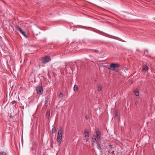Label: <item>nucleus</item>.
<instances>
[{
  "instance_id": "nucleus-22",
  "label": "nucleus",
  "mask_w": 155,
  "mask_h": 155,
  "mask_svg": "<svg viewBox=\"0 0 155 155\" xmlns=\"http://www.w3.org/2000/svg\"><path fill=\"white\" fill-rule=\"evenodd\" d=\"M16 102L15 101H12V104H14V103H16Z\"/></svg>"
},
{
  "instance_id": "nucleus-7",
  "label": "nucleus",
  "mask_w": 155,
  "mask_h": 155,
  "mask_svg": "<svg viewBox=\"0 0 155 155\" xmlns=\"http://www.w3.org/2000/svg\"><path fill=\"white\" fill-rule=\"evenodd\" d=\"M103 145L101 142L100 141L97 142V148L99 150L101 151V147L103 146Z\"/></svg>"
},
{
  "instance_id": "nucleus-18",
  "label": "nucleus",
  "mask_w": 155,
  "mask_h": 155,
  "mask_svg": "<svg viewBox=\"0 0 155 155\" xmlns=\"http://www.w3.org/2000/svg\"><path fill=\"white\" fill-rule=\"evenodd\" d=\"M0 155H7L6 153L4 151L0 152Z\"/></svg>"
},
{
  "instance_id": "nucleus-13",
  "label": "nucleus",
  "mask_w": 155,
  "mask_h": 155,
  "mask_svg": "<svg viewBox=\"0 0 155 155\" xmlns=\"http://www.w3.org/2000/svg\"><path fill=\"white\" fill-rule=\"evenodd\" d=\"M92 143L93 144L95 143L96 141L97 142H98L97 141H96V138H92Z\"/></svg>"
},
{
  "instance_id": "nucleus-4",
  "label": "nucleus",
  "mask_w": 155,
  "mask_h": 155,
  "mask_svg": "<svg viewBox=\"0 0 155 155\" xmlns=\"http://www.w3.org/2000/svg\"><path fill=\"white\" fill-rule=\"evenodd\" d=\"M37 93L40 95L43 92V89L42 87L40 86H38L36 88Z\"/></svg>"
},
{
  "instance_id": "nucleus-3",
  "label": "nucleus",
  "mask_w": 155,
  "mask_h": 155,
  "mask_svg": "<svg viewBox=\"0 0 155 155\" xmlns=\"http://www.w3.org/2000/svg\"><path fill=\"white\" fill-rule=\"evenodd\" d=\"M42 62L43 63L46 64L51 60V58L49 56H45L42 58Z\"/></svg>"
},
{
  "instance_id": "nucleus-9",
  "label": "nucleus",
  "mask_w": 155,
  "mask_h": 155,
  "mask_svg": "<svg viewBox=\"0 0 155 155\" xmlns=\"http://www.w3.org/2000/svg\"><path fill=\"white\" fill-rule=\"evenodd\" d=\"M96 138L97 140L100 139L101 137V132L98 130L96 131Z\"/></svg>"
},
{
  "instance_id": "nucleus-24",
  "label": "nucleus",
  "mask_w": 155,
  "mask_h": 155,
  "mask_svg": "<svg viewBox=\"0 0 155 155\" xmlns=\"http://www.w3.org/2000/svg\"><path fill=\"white\" fill-rule=\"evenodd\" d=\"M138 102L137 101H136L135 102V104L137 105V104Z\"/></svg>"
},
{
  "instance_id": "nucleus-5",
  "label": "nucleus",
  "mask_w": 155,
  "mask_h": 155,
  "mask_svg": "<svg viewBox=\"0 0 155 155\" xmlns=\"http://www.w3.org/2000/svg\"><path fill=\"white\" fill-rule=\"evenodd\" d=\"M85 137H86L85 140L86 141H87L89 139V132L88 131L85 130H84Z\"/></svg>"
},
{
  "instance_id": "nucleus-10",
  "label": "nucleus",
  "mask_w": 155,
  "mask_h": 155,
  "mask_svg": "<svg viewBox=\"0 0 155 155\" xmlns=\"http://www.w3.org/2000/svg\"><path fill=\"white\" fill-rule=\"evenodd\" d=\"M148 70V67L147 65H143V66L142 70L143 71H147Z\"/></svg>"
},
{
  "instance_id": "nucleus-6",
  "label": "nucleus",
  "mask_w": 155,
  "mask_h": 155,
  "mask_svg": "<svg viewBox=\"0 0 155 155\" xmlns=\"http://www.w3.org/2000/svg\"><path fill=\"white\" fill-rule=\"evenodd\" d=\"M109 147L108 148V152L111 153H113L114 152V150L112 147V145L110 144H109Z\"/></svg>"
},
{
  "instance_id": "nucleus-17",
  "label": "nucleus",
  "mask_w": 155,
  "mask_h": 155,
  "mask_svg": "<svg viewBox=\"0 0 155 155\" xmlns=\"http://www.w3.org/2000/svg\"><path fill=\"white\" fill-rule=\"evenodd\" d=\"M57 131V130H56V128L54 127H53L52 129V133L53 134V133H55Z\"/></svg>"
},
{
  "instance_id": "nucleus-8",
  "label": "nucleus",
  "mask_w": 155,
  "mask_h": 155,
  "mask_svg": "<svg viewBox=\"0 0 155 155\" xmlns=\"http://www.w3.org/2000/svg\"><path fill=\"white\" fill-rule=\"evenodd\" d=\"M119 66V65L117 64L112 63L110 65V68H118Z\"/></svg>"
},
{
  "instance_id": "nucleus-23",
  "label": "nucleus",
  "mask_w": 155,
  "mask_h": 155,
  "mask_svg": "<svg viewBox=\"0 0 155 155\" xmlns=\"http://www.w3.org/2000/svg\"><path fill=\"white\" fill-rule=\"evenodd\" d=\"M13 117V116H12V115H10V118H12Z\"/></svg>"
},
{
  "instance_id": "nucleus-12",
  "label": "nucleus",
  "mask_w": 155,
  "mask_h": 155,
  "mask_svg": "<svg viewBox=\"0 0 155 155\" xmlns=\"http://www.w3.org/2000/svg\"><path fill=\"white\" fill-rule=\"evenodd\" d=\"M102 86L101 85H99L98 87V91H100L102 90Z\"/></svg>"
},
{
  "instance_id": "nucleus-16",
  "label": "nucleus",
  "mask_w": 155,
  "mask_h": 155,
  "mask_svg": "<svg viewBox=\"0 0 155 155\" xmlns=\"http://www.w3.org/2000/svg\"><path fill=\"white\" fill-rule=\"evenodd\" d=\"M49 99V98L48 97H45L46 100L45 101V104H48V100Z\"/></svg>"
},
{
  "instance_id": "nucleus-20",
  "label": "nucleus",
  "mask_w": 155,
  "mask_h": 155,
  "mask_svg": "<svg viewBox=\"0 0 155 155\" xmlns=\"http://www.w3.org/2000/svg\"><path fill=\"white\" fill-rule=\"evenodd\" d=\"M63 96V94L62 92H61L60 94L59 97V98L62 97Z\"/></svg>"
},
{
  "instance_id": "nucleus-21",
  "label": "nucleus",
  "mask_w": 155,
  "mask_h": 155,
  "mask_svg": "<svg viewBox=\"0 0 155 155\" xmlns=\"http://www.w3.org/2000/svg\"><path fill=\"white\" fill-rule=\"evenodd\" d=\"M85 118L86 119H88L89 118V117L88 116H85Z\"/></svg>"
},
{
  "instance_id": "nucleus-15",
  "label": "nucleus",
  "mask_w": 155,
  "mask_h": 155,
  "mask_svg": "<svg viewBox=\"0 0 155 155\" xmlns=\"http://www.w3.org/2000/svg\"><path fill=\"white\" fill-rule=\"evenodd\" d=\"M78 89V86L76 85H75L74 87V91H77Z\"/></svg>"
},
{
  "instance_id": "nucleus-2",
  "label": "nucleus",
  "mask_w": 155,
  "mask_h": 155,
  "mask_svg": "<svg viewBox=\"0 0 155 155\" xmlns=\"http://www.w3.org/2000/svg\"><path fill=\"white\" fill-rule=\"evenodd\" d=\"M17 29L20 32L21 34L26 38H28V35L26 34V33L19 26L17 27Z\"/></svg>"
},
{
  "instance_id": "nucleus-25",
  "label": "nucleus",
  "mask_w": 155,
  "mask_h": 155,
  "mask_svg": "<svg viewBox=\"0 0 155 155\" xmlns=\"http://www.w3.org/2000/svg\"><path fill=\"white\" fill-rule=\"evenodd\" d=\"M146 51H147V52H148V51L147 50H146Z\"/></svg>"
},
{
  "instance_id": "nucleus-19",
  "label": "nucleus",
  "mask_w": 155,
  "mask_h": 155,
  "mask_svg": "<svg viewBox=\"0 0 155 155\" xmlns=\"http://www.w3.org/2000/svg\"><path fill=\"white\" fill-rule=\"evenodd\" d=\"M115 116L116 117H117L118 116V112L117 111H115Z\"/></svg>"
},
{
  "instance_id": "nucleus-1",
  "label": "nucleus",
  "mask_w": 155,
  "mask_h": 155,
  "mask_svg": "<svg viewBox=\"0 0 155 155\" xmlns=\"http://www.w3.org/2000/svg\"><path fill=\"white\" fill-rule=\"evenodd\" d=\"M63 133V130L61 127H60L58 131V135L57 137V141L59 143L60 145L61 143L62 139V136Z\"/></svg>"
},
{
  "instance_id": "nucleus-26",
  "label": "nucleus",
  "mask_w": 155,
  "mask_h": 155,
  "mask_svg": "<svg viewBox=\"0 0 155 155\" xmlns=\"http://www.w3.org/2000/svg\"><path fill=\"white\" fill-rule=\"evenodd\" d=\"M41 66V65L40 64H39V66Z\"/></svg>"
},
{
  "instance_id": "nucleus-11",
  "label": "nucleus",
  "mask_w": 155,
  "mask_h": 155,
  "mask_svg": "<svg viewBox=\"0 0 155 155\" xmlns=\"http://www.w3.org/2000/svg\"><path fill=\"white\" fill-rule=\"evenodd\" d=\"M50 116V110L49 109L47 110L46 111V117L48 118H49Z\"/></svg>"
},
{
  "instance_id": "nucleus-14",
  "label": "nucleus",
  "mask_w": 155,
  "mask_h": 155,
  "mask_svg": "<svg viewBox=\"0 0 155 155\" xmlns=\"http://www.w3.org/2000/svg\"><path fill=\"white\" fill-rule=\"evenodd\" d=\"M134 93L136 96H139V93L138 91L137 90H135L134 91Z\"/></svg>"
}]
</instances>
